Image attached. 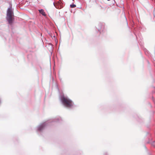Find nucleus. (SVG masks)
<instances>
[{"instance_id": "obj_1", "label": "nucleus", "mask_w": 155, "mask_h": 155, "mask_svg": "<svg viewBox=\"0 0 155 155\" xmlns=\"http://www.w3.org/2000/svg\"><path fill=\"white\" fill-rule=\"evenodd\" d=\"M6 18L10 24L12 23L14 19L13 12L11 6L9 7L7 10Z\"/></svg>"}, {"instance_id": "obj_2", "label": "nucleus", "mask_w": 155, "mask_h": 155, "mask_svg": "<svg viewBox=\"0 0 155 155\" xmlns=\"http://www.w3.org/2000/svg\"><path fill=\"white\" fill-rule=\"evenodd\" d=\"M61 100L63 105L67 107H70L73 105V104L71 101L67 97L62 96Z\"/></svg>"}, {"instance_id": "obj_3", "label": "nucleus", "mask_w": 155, "mask_h": 155, "mask_svg": "<svg viewBox=\"0 0 155 155\" xmlns=\"http://www.w3.org/2000/svg\"><path fill=\"white\" fill-rule=\"evenodd\" d=\"M45 123H44L42 124L39 126L38 128V130H41L44 127V126L45 125Z\"/></svg>"}, {"instance_id": "obj_4", "label": "nucleus", "mask_w": 155, "mask_h": 155, "mask_svg": "<svg viewBox=\"0 0 155 155\" xmlns=\"http://www.w3.org/2000/svg\"><path fill=\"white\" fill-rule=\"evenodd\" d=\"M39 12L43 16H46V14L45 12L44 11V10L43 9H40L39 10Z\"/></svg>"}, {"instance_id": "obj_5", "label": "nucleus", "mask_w": 155, "mask_h": 155, "mask_svg": "<svg viewBox=\"0 0 155 155\" xmlns=\"http://www.w3.org/2000/svg\"><path fill=\"white\" fill-rule=\"evenodd\" d=\"M76 5L74 4L71 5H70V7L72 8H74V7H76Z\"/></svg>"}, {"instance_id": "obj_6", "label": "nucleus", "mask_w": 155, "mask_h": 155, "mask_svg": "<svg viewBox=\"0 0 155 155\" xmlns=\"http://www.w3.org/2000/svg\"><path fill=\"white\" fill-rule=\"evenodd\" d=\"M54 6L56 7V6H55V4H54Z\"/></svg>"}]
</instances>
